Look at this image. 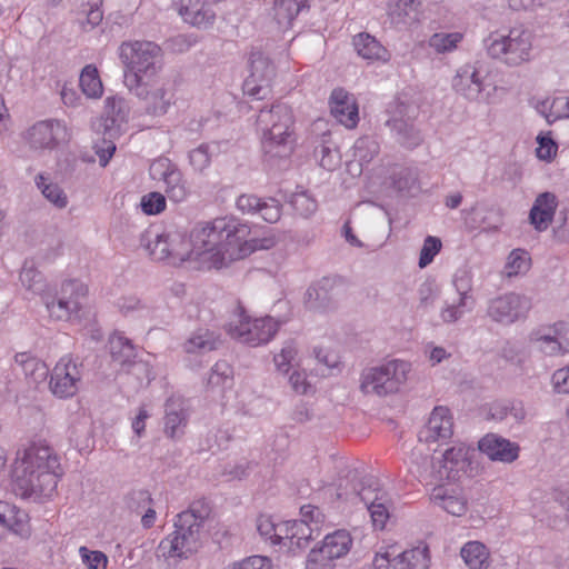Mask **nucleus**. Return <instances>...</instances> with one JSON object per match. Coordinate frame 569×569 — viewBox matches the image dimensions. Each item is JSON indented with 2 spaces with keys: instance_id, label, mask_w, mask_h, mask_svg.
<instances>
[{
  "instance_id": "nucleus-50",
  "label": "nucleus",
  "mask_w": 569,
  "mask_h": 569,
  "mask_svg": "<svg viewBox=\"0 0 569 569\" xmlns=\"http://www.w3.org/2000/svg\"><path fill=\"white\" fill-rule=\"evenodd\" d=\"M451 283L458 297L475 300V298L471 295L473 286V273L470 269H458L452 276Z\"/></svg>"
},
{
  "instance_id": "nucleus-11",
  "label": "nucleus",
  "mask_w": 569,
  "mask_h": 569,
  "mask_svg": "<svg viewBox=\"0 0 569 569\" xmlns=\"http://www.w3.org/2000/svg\"><path fill=\"white\" fill-rule=\"evenodd\" d=\"M452 89L470 102L488 104L492 102L498 88L489 69L483 63L473 62L458 68L452 78Z\"/></svg>"
},
{
  "instance_id": "nucleus-29",
  "label": "nucleus",
  "mask_w": 569,
  "mask_h": 569,
  "mask_svg": "<svg viewBox=\"0 0 569 569\" xmlns=\"http://www.w3.org/2000/svg\"><path fill=\"white\" fill-rule=\"evenodd\" d=\"M189 419L187 402L180 397H171L166 402L164 433L174 439L183 433Z\"/></svg>"
},
{
  "instance_id": "nucleus-61",
  "label": "nucleus",
  "mask_w": 569,
  "mask_h": 569,
  "mask_svg": "<svg viewBox=\"0 0 569 569\" xmlns=\"http://www.w3.org/2000/svg\"><path fill=\"white\" fill-rule=\"evenodd\" d=\"M441 246L442 244L440 239L428 236L425 239L423 246L420 250L419 267L426 268L428 264H430L435 257L439 253Z\"/></svg>"
},
{
  "instance_id": "nucleus-62",
  "label": "nucleus",
  "mask_w": 569,
  "mask_h": 569,
  "mask_svg": "<svg viewBox=\"0 0 569 569\" xmlns=\"http://www.w3.org/2000/svg\"><path fill=\"white\" fill-rule=\"evenodd\" d=\"M293 209L303 217H309L317 210V201L308 192L295 193L291 199Z\"/></svg>"
},
{
  "instance_id": "nucleus-26",
  "label": "nucleus",
  "mask_w": 569,
  "mask_h": 569,
  "mask_svg": "<svg viewBox=\"0 0 569 569\" xmlns=\"http://www.w3.org/2000/svg\"><path fill=\"white\" fill-rule=\"evenodd\" d=\"M330 109L333 118L347 129H353L359 121V110L352 94L337 88L330 96Z\"/></svg>"
},
{
  "instance_id": "nucleus-3",
  "label": "nucleus",
  "mask_w": 569,
  "mask_h": 569,
  "mask_svg": "<svg viewBox=\"0 0 569 569\" xmlns=\"http://www.w3.org/2000/svg\"><path fill=\"white\" fill-rule=\"evenodd\" d=\"M292 124V111L284 103H274L269 109L260 110L257 126L261 132L264 159L270 164L291 156L293 151Z\"/></svg>"
},
{
  "instance_id": "nucleus-28",
  "label": "nucleus",
  "mask_w": 569,
  "mask_h": 569,
  "mask_svg": "<svg viewBox=\"0 0 569 569\" xmlns=\"http://www.w3.org/2000/svg\"><path fill=\"white\" fill-rule=\"evenodd\" d=\"M352 545L353 539L350 532L346 529H337L327 533L313 549L327 559L337 562L350 552Z\"/></svg>"
},
{
  "instance_id": "nucleus-49",
  "label": "nucleus",
  "mask_w": 569,
  "mask_h": 569,
  "mask_svg": "<svg viewBox=\"0 0 569 569\" xmlns=\"http://www.w3.org/2000/svg\"><path fill=\"white\" fill-rule=\"evenodd\" d=\"M379 153V143L371 137H361L353 144V157L361 167Z\"/></svg>"
},
{
  "instance_id": "nucleus-19",
  "label": "nucleus",
  "mask_w": 569,
  "mask_h": 569,
  "mask_svg": "<svg viewBox=\"0 0 569 569\" xmlns=\"http://www.w3.org/2000/svg\"><path fill=\"white\" fill-rule=\"evenodd\" d=\"M529 343L546 357H560L569 352V323L559 321L532 330Z\"/></svg>"
},
{
  "instance_id": "nucleus-32",
  "label": "nucleus",
  "mask_w": 569,
  "mask_h": 569,
  "mask_svg": "<svg viewBox=\"0 0 569 569\" xmlns=\"http://www.w3.org/2000/svg\"><path fill=\"white\" fill-rule=\"evenodd\" d=\"M352 44L358 56L369 62L386 63L390 60V52L371 34L358 33L352 39Z\"/></svg>"
},
{
  "instance_id": "nucleus-42",
  "label": "nucleus",
  "mask_w": 569,
  "mask_h": 569,
  "mask_svg": "<svg viewBox=\"0 0 569 569\" xmlns=\"http://www.w3.org/2000/svg\"><path fill=\"white\" fill-rule=\"evenodd\" d=\"M475 300L457 297L452 301L446 300L440 309V319L445 323H455L459 321L467 312L472 311Z\"/></svg>"
},
{
  "instance_id": "nucleus-13",
  "label": "nucleus",
  "mask_w": 569,
  "mask_h": 569,
  "mask_svg": "<svg viewBox=\"0 0 569 569\" xmlns=\"http://www.w3.org/2000/svg\"><path fill=\"white\" fill-rule=\"evenodd\" d=\"M128 90L141 101L143 112L153 118L166 116L177 101L174 88L158 76L131 86Z\"/></svg>"
},
{
  "instance_id": "nucleus-54",
  "label": "nucleus",
  "mask_w": 569,
  "mask_h": 569,
  "mask_svg": "<svg viewBox=\"0 0 569 569\" xmlns=\"http://www.w3.org/2000/svg\"><path fill=\"white\" fill-rule=\"evenodd\" d=\"M211 158L210 146L206 143L198 146L188 153L189 164L192 170L198 173H202L210 167Z\"/></svg>"
},
{
  "instance_id": "nucleus-10",
  "label": "nucleus",
  "mask_w": 569,
  "mask_h": 569,
  "mask_svg": "<svg viewBox=\"0 0 569 569\" xmlns=\"http://www.w3.org/2000/svg\"><path fill=\"white\" fill-rule=\"evenodd\" d=\"M256 526L261 539L280 552L295 555L308 546L310 531L301 522L276 521L271 516L260 515Z\"/></svg>"
},
{
  "instance_id": "nucleus-51",
  "label": "nucleus",
  "mask_w": 569,
  "mask_h": 569,
  "mask_svg": "<svg viewBox=\"0 0 569 569\" xmlns=\"http://www.w3.org/2000/svg\"><path fill=\"white\" fill-rule=\"evenodd\" d=\"M301 519L292 520L291 522H301L310 531L308 542L315 538V533L318 536L320 530V523L322 522V513L318 507L307 505L300 509Z\"/></svg>"
},
{
  "instance_id": "nucleus-53",
  "label": "nucleus",
  "mask_w": 569,
  "mask_h": 569,
  "mask_svg": "<svg viewBox=\"0 0 569 569\" xmlns=\"http://www.w3.org/2000/svg\"><path fill=\"white\" fill-rule=\"evenodd\" d=\"M233 370L226 361H218L211 368L208 377V383L212 387H229L231 386Z\"/></svg>"
},
{
  "instance_id": "nucleus-14",
  "label": "nucleus",
  "mask_w": 569,
  "mask_h": 569,
  "mask_svg": "<svg viewBox=\"0 0 569 569\" xmlns=\"http://www.w3.org/2000/svg\"><path fill=\"white\" fill-rule=\"evenodd\" d=\"M71 139V131L63 120H39L27 128L22 133L23 142L32 151H52Z\"/></svg>"
},
{
  "instance_id": "nucleus-6",
  "label": "nucleus",
  "mask_w": 569,
  "mask_h": 569,
  "mask_svg": "<svg viewBox=\"0 0 569 569\" xmlns=\"http://www.w3.org/2000/svg\"><path fill=\"white\" fill-rule=\"evenodd\" d=\"M202 523L203 516L197 515L193 508L179 513L173 532L160 541L157 557L171 563L189 559L197 553L202 546Z\"/></svg>"
},
{
  "instance_id": "nucleus-46",
  "label": "nucleus",
  "mask_w": 569,
  "mask_h": 569,
  "mask_svg": "<svg viewBox=\"0 0 569 569\" xmlns=\"http://www.w3.org/2000/svg\"><path fill=\"white\" fill-rule=\"evenodd\" d=\"M57 292L64 300L76 302L77 313H79L88 295V288L80 280H66L61 283V287Z\"/></svg>"
},
{
  "instance_id": "nucleus-31",
  "label": "nucleus",
  "mask_w": 569,
  "mask_h": 569,
  "mask_svg": "<svg viewBox=\"0 0 569 569\" xmlns=\"http://www.w3.org/2000/svg\"><path fill=\"white\" fill-rule=\"evenodd\" d=\"M130 106L122 97H109L104 102V128L112 137L129 119Z\"/></svg>"
},
{
  "instance_id": "nucleus-21",
  "label": "nucleus",
  "mask_w": 569,
  "mask_h": 569,
  "mask_svg": "<svg viewBox=\"0 0 569 569\" xmlns=\"http://www.w3.org/2000/svg\"><path fill=\"white\" fill-rule=\"evenodd\" d=\"M250 74L243 82V92L254 99H263L274 77V67L261 51L250 53Z\"/></svg>"
},
{
  "instance_id": "nucleus-18",
  "label": "nucleus",
  "mask_w": 569,
  "mask_h": 569,
  "mask_svg": "<svg viewBox=\"0 0 569 569\" xmlns=\"http://www.w3.org/2000/svg\"><path fill=\"white\" fill-rule=\"evenodd\" d=\"M418 113L417 104L397 101L391 110V118L387 121L397 140L408 148H415L422 141L421 133L415 126Z\"/></svg>"
},
{
  "instance_id": "nucleus-44",
  "label": "nucleus",
  "mask_w": 569,
  "mask_h": 569,
  "mask_svg": "<svg viewBox=\"0 0 569 569\" xmlns=\"http://www.w3.org/2000/svg\"><path fill=\"white\" fill-rule=\"evenodd\" d=\"M109 350L112 359L124 365L134 357V347L122 333L116 332L109 338Z\"/></svg>"
},
{
  "instance_id": "nucleus-17",
  "label": "nucleus",
  "mask_w": 569,
  "mask_h": 569,
  "mask_svg": "<svg viewBox=\"0 0 569 569\" xmlns=\"http://www.w3.org/2000/svg\"><path fill=\"white\" fill-rule=\"evenodd\" d=\"M430 555L427 546H418L395 555L392 547L377 551L371 569H429Z\"/></svg>"
},
{
  "instance_id": "nucleus-2",
  "label": "nucleus",
  "mask_w": 569,
  "mask_h": 569,
  "mask_svg": "<svg viewBox=\"0 0 569 569\" xmlns=\"http://www.w3.org/2000/svg\"><path fill=\"white\" fill-rule=\"evenodd\" d=\"M61 475L59 457L53 449L42 442H32L16 453L12 489L23 499L51 498Z\"/></svg>"
},
{
  "instance_id": "nucleus-57",
  "label": "nucleus",
  "mask_w": 569,
  "mask_h": 569,
  "mask_svg": "<svg viewBox=\"0 0 569 569\" xmlns=\"http://www.w3.org/2000/svg\"><path fill=\"white\" fill-rule=\"evenodd\" d=\"M126 503L132 512L140 515L147 507L153 505V499L148 490L134 489L127 496Z\"/></svg>"
},
{
  "instance_id": "nucleus-22",
  "label": "nucleus",
  "mask_w": 569,
  "mask_h": 569,
  "mask_svg": "<svg viewBox=\"0 0 569 569\" xmlns=\"http://www.w3.org/2000/svg\"><path fill=\"white\" fill-rule=\"evenodd\" d=\"M471 448L458 443L447 449L439 461V479L456 481L468 473L470 467Z\"/></svg>"
},
{
  "instance_id": "nucleus-43",
  "label": "nucleus",
  "mask_w": 569,
  "mask_h": 569,
  "mask_svg": "<svg viewBox=\"0 0 569 569\" xmlns=\"http://www.w3.org/2000/svg\"><path fill=\"white\" fill-rule=\"evenodd\" d=\"M531 258L523 249H513L507 257L501 271L506 278H515L527 273L530 269Z\"/></svg>"
},
{
  "instance_id": "nucleus-38",
  "label": "nucleus",
  "mask_w": 569,
  "mask_h": 569,
  "mask_svg": "<svg viewBox=\"0 0 569 569\" xmlns=\"http://www.w3.org/2000/svg\"><path fill=\"white\" fill-rule=\"evenodd\" d=\"M42 302L52 319L69 320L78 315L76 302L64 300L57 291L52 292L51 289L43 295Z\"/></svg>"
},
{
  "instance_id": "nucleus-24",
  "label": "nucleus",
  "mask_w": 569,
  "mask_h": 569,
  "mask_svg": "<svg viewBox=\"0 0 569 569\" xmlns=\"http://www.w3.org/2000/svg\"><path fill=\"white\" fill-rule=\"evenodd\" d=\"M478 448L490 460L505 463H511L517 460L520 451L516 442H511L496 433L483 436L478 442Z\"/></svg>"
},
{
  "instance_id": "nucleus-52",
  "label": "nucleus",
  "mask_w": 569,
  "mask_h": 569,
  "mask_svg": "<svg viewBox=\"0 0 569 569\" xmlns=\"http://www.w3.org/2000/svg\"><path fill=\"white\" fill-rule=\"evenodd\" d=\"M315 154L319 159V164L328 171L335 170L341 161L338 149L327 141L316 148Z\"/></svg>"
},
{
  "instance_id": "nucleus-27",
  "label": "nucleus",
  "mask_w": 569,
  "mask_h": 569,
  "mask_svg": "<svg viewBox=\"0 0 569 569\" xmlns=\"http://www.w3.org/2000/svg\"><path fill=\"white\" fill-rule=\"evenodd\" d=\"M430 501L455 517L468 510V499L459 487L437 486L430 493Z\"/></svg>"
},
{
  "instance_id": "nucleus-5",
  "label": "nucleus",
  "mask_w": 569,
  "mask_h": 569,
  "mask_svg": "<svg viewBox=\"0 0 569 569\" xmlns=\"http://www.w3.org/2000/svg\"><path fill=\"white\" fill-rule=\"evenodd\" d=\"M127 88L157 77L163 68L162 49L153 41H123L118 49Z\"/></svg>"
},
{
  "instance_id": "nucleus-63",
  "label": "nucleus",
  "mask_w": 569,
  "mask_h": 569,
  "mask_svg": "<svg viewBox=\"0 0 569 569\" xmlns=\"http://www.w3.org/2000/svg\"><path fill=\"white\" fill-rule=\"evenodd\" d=\"M271 560L263 556H251L241 561L229 563L224 569H271Z\"/></svg>"
},
{
  "instance_id": "nucleus-58",
  "label": "nucleus",
  "mask_w": 569,
  "mask_h": 569,
  "mask_svg": "<svg viewBox=\"0 0 569 569\" xmlns=\"http://www.w3.org/2000/svg\"><path fill=\"white\" fill-rule=\"evenodd\" d=\"M536 140L538 143V147L536 149V154L538 159L547 162L551 161L556 157L558 151V144L552 139L551 132L548 131L546 133H540L537 136Z\"/></svg>"
},
{
  "instance_id": "nucleus-48",
  "label": "nucleus",
  "mask_w": 569,
  "mask_h": 569,
  "mask_svg": "<svg viewBox=\"0 0 569 569\" xmlns=\"http://www.w3.org/2000/svg\"><path fill=\"white\" fill-rule=\"evenodd\" d=\"M462 39L463 34L458 31L450 33L438 32L429 38L428 44L438 53H445L455 50Z\"/></svg>"
},
{
  "instance_id": "nucleus-16",
  "label": "nucleus",
  "mask_w": 569,
  "mask_h": 569,
  "mask_svg": "<svg viewBox=\"0 0 569 569\" xmlns=\"http://www.w3.org/2000/svg\"><path fill=\"white\" fill-rule=\"evenodd\" d=\"M149 174L153 181L163 182L164 192L170 201L181 203L189 198L190 187L182 171L169 158L161 157L153 160Z\"/></svg>"
},
{
  "instance_id": "nucleus-36",
  "label": "nucleus",
  "mask_w": 569,
  "mask_h": 569,
  "mask_svg": "<svg viewBox=\"0 0 569 569\" xmlns=\"http://www.w3.org/2000/svg\"><path fill=\"white\" fill-rule=\"evenodd\" d=\"M460 557L469 569H488L490 566V551L478 540L466 542L460 549Z\"/></svg>"
},
{
  "instance_id": "nucleus-40",
  "label": "nucleus",
  "mask_w": 569,
  "mask_h": 569,
  "mask_svg": "<svg viewBox=\"0 0 569 569\" xmlns=\"http://www.w3.org/2000/svg\"><path fill=\"white\" fill-rule=\"evenodd\" d=\"M34 183L42 196L57 209H64L68 206V196L63 189L58 183L53 182L48 176L44 173L37 174Z\"/></svg>"
},
{
  "instance_id": "nucleus-4",
  "label": "nucleus",
  "mask_w": 569,
  "mask_h": 569,
  "mask_svg": "<svg viewBox=\"0 0 569 569\" xmlns=\"http://www.w3.org/2000/svg\"><path fill=\"white\" fill-rule=\"evenodd\" d=\"M482 43L489 58L507 67H519L532 58L533 36L523 26L491 31Z\"/></svg>"
},
{
  "instance_id": "nucleus-39",
  "label": "nucleus",
  "mask_w": 569,
  "mask_h": 569,
  "mask_svg": "<svg viewBox=\"0 0 569 569\" xmlns=\"http://www.w3.org/2000/svg\"><path fill=\"white\" fill-rule=\"evenodd\" d=\"M276 371L287 376L293 368L299 367V348L293 339L286 340L280 350L273 355Z\"/></svg>"
},
{
  "instance_id": "nucleus-45",
  "label": "nucleus",
  "mask_w": 569,
  "mask_h": 569,
  "mask_svg": "<svg viewBox=\"0 0 569 569\" xmlns=\"http://www.w3.org/2000/svg\"><path fill=\"white\" fill-rule=\"evenodd\" d=\"M82 92L88 98H100L103 92V87L97 68L92 64H87L79 78Z\"/></svg>"
},
{
  "instance_id": "nucleus-20",
  "label": "nucleus",
  "mask_w": 569,
  "mask_h": 569,
  "mask_svg": "<svg viewBox=\"0 0 569 569\" xmlns=\"http://www.w3.org/2000/svg\"><path fill=\"white\" fill-rule=\"evenodd\" d=\"M82 363L64 356L56 363L50 376V391L60 399L73 397L81 385Z\"/></svg>"
},
{
  "instance_id": "nucleus-30",
  "label": "nucleus",
  "mask_w": 569,
  "mask_h": 569,
  "mask_svg": "<svg viewBox=\"0 0 569 569\" xmlns=\"http://www.w3.org/2000/svg\"><path fill=\"white\" fill-rule=\"evenodd\" d=\"M557 207L558 200L552 192H542L536 198L529 213L530 223L536 230L545 231L549 228L553 221Z\"/></svg>"
},
{
  "instance_id": "nucleus-56",
  "label": "nucleus",
  "mask_w": 569,
  "mask_h": 569,
  "mask_svg": "<svg viewBox=\"0 0 569 569\" xmlns=\"http://www.w3.org/2000/svg\"><path fill=\"white\" fill-rule=\"evenodd\" d=\"M417 172L411 168L401 167L392 174V186L398 191H411L417 186Z\"/></svg>"
},
{
  "instance_id": "nucleus-37",
  "label": "nucleus",
  "mask_w": 569,
  "mask_h": 569,
  "mask_svg": "<svg viewBox=\"0 0 569 569\" xmlns=\"http://www.w3.org/2000/svg\"><path fill=\"white\" fill-rule=\"evenodd\" d=\"M14 359L30 383L38 386L47 380L49 368L42 360L27 352L18 353Z\"/></svg>"
},
{
  "instance_id": "nucleus-1",
  "label": "nucleus",
  "mask_w": 569,
  "mask_h": 569,
  "mask_svg": "<svg viewBox=\"0 0 569 569\" xmlns=\"http://www.w3.org/2000/svg\"><path fill=\"white\" fill-rule=\"evenodd\" d=\"M223 228L217 218L197 223L189 234L176 227L157 233L146 231L141 236V244L158 261L172 264L193 262L197 268L221 269L219 234Z\"/></svg>"
},
{
  "instance_id": "nucleus-9",
  "label": "nucleus",
  "mask_w": 569,
  "mask_h": 569,
  "mask_svg": "<svg viewBox=\"0 0 569 569\" xmlns=\"http://www.w3.org/2000/svg\"><path fill=\"white\" fill-rule=\"evenodd\" d=\"M411 370V363L402 359H391L367 368L360 377V390L378 397L396 395L406 386Z\"/></svg>"
},
{
  "instance_id": "nucleus-23",
  "label": "nucleus",
  "mask_w": 569,
  "mask_h": 569,
  "mask_svg": "<svg viewBox=\"0 0 569 569\" xmlns=\"http://www.w3.org/2000/svg\"><path fill=\"white\" fill-rule=\"evenodd\" d=\"M236 207L243 214H258L269 223L277 222L281 217V204L274 198L262 199L254 194L243 193L237 198Z\"/></svg>"
},
{
  "instance_id": "nucleus-55",
  "label": "nucleus",
  "mask_w": 569,
  "mask_h": 569,
  "mask_svg": "<svg viewBox=\"0 0 569 569\" xmlns=\"http://www.w3.org/2000/svg\"><path fill=\"white\" fill-rule=\"evenodd\" d=\"M140 208L147 216L160 214L167 208L166 197L158 191L149 192L141 197Z\"/></svg>"
},
{
  "instance_id": "nucleus-25",
  "label": "nucleus",
  "mask_w": 569,
  "mask_h": 569,
  "mask_svg": "<svg viewBox=\"0 0 569 569\" xmlns=\"http://www.w3.org/2000/svg\"><path fill=\"white\" fill-rule=\"evenodd\" d=\"M453 435V418L447 407H436L429 417L426 427L420 431V440L435 442L448 440Z\"/></svg>"
},
{
  "instance_id": "nucleus-60",
  "label": "nucleus",
  "mask_w": 569,
  "mask_h": 569,
  "mask_svg": "<svg viewBox=\"0 0 569 569\" xmlns=\"http://www.w3.org/2000/svg\"><path fill=\"white\" fill-rule=\"evenodd\" d=\"M79 556L82 563L88 569H106L108 565V557L99 550H90L82 546L79 548Z\"/></svg>"
},
{
  "instance_id": "nucleus-15",
  "label": "nucleus",
  "mask_w": 569,
  "mask_h": 569,
  "mask_svg": "<svg viewBox=\"0 0 569 569\" xmlns=\"http://www.w3.org/2000/svg\"><path fill=\"white\" fill-rule=\"evenodd\" d=\"M531 309L530 299L521 293L506 292L490 299L487 303L486 315L501 326H511L526 319Z\"/></svg>"
},
{
  "instance_id": "nucleus-64",
  "label": "nucleus",
  "mask_w": 569,
  "mask_h": 569,
  "mask_svg": "<svg viewBox=\"0 0 569 569\" xmlns=\"http://www.w3.org/2000/svg\"><path fill=\"white\" fill-rule=\"evenodd\" d=\"M22 512L9 502L0 500V525L14 529V526L21 521Z\"/></svg>"
},
{
  "instance_id": "nucleus-7",
  "label": "nucleus",
  "mask_w": 569,
  "mask_h": 569,
  "mask_svg": "<svg viewBox=\"0 0 569 569\" xmlns=\"http://www.w3.org/2000/svg\"><path fill=\"white\" fill-rule=\"evenodd\" d=\"M337 497L352 505L362 502L370 513L373 527L380 530L386 527L392 501L389 493L376 480L368 479L361 482L356 472H350L346 483H339Z\"/></svg>"
},
{
  "instance_id": "nucleus-8",
  "label": "nucleus",
  "mask_w": 569,
  "mask_h": 569,
  "mask_svg": "<svg viewBox=\"0 0 569 569\" xmlns=\"http://www.w3.org/2000/svg\"><path fill=\"white\" fill-rule=\"evenodd\" d=\"M219 222L224 227V230L219 234L221 268L249 256L253 251L271 249L277 242L274 236L247 240L248 226L233 219L219 218Z\"/></svg>"
},
{
  "instance_id": "nucleus-12",
  "label": "nucleus",
  "mask_w": 569,
  "mask_h": 569,
  "mask_svg": "<svg viewBox=\"0 0 569 569\" xmlns=\"http://www.w3.org/2000/svg\"><path fill=\"white\" fill-rule=\"evenodd\" d=\"M280 328L272 317L251 318L242 308H238L227 325V332L240 343L259 347L270 342Z\"/></svg>"
},
{
  "instance_id": "nucleus-35",
  "label": "nucleus",
  "mask_w": 569,
  "mask_h": 569,
  "mask_svg": "<svg viewBox=\"0 0 569 569\" xmlns=\"http://www.w3.org/2000/svg\"><path fill=\"white\" fill-rule=\"evenodd\" d=\"M219 342V336L214 331L208 328H199L190 333L182 348L189 355H203L216 350Z\"/></svg>"
},
{
  "instance_id": "nucleus-34",
  "label": "nucleus",
  "mask_w": 569,
  "mask_h": 569,
  "mask_svg": "<svg viewBox=\"0 0 569 569\" xmlns=\"http://www.w3.org/2000/svg\"><path fill=\"white\" fill-rule=\"evenodd\" d=\"M305 7L306 0H274L269 17L278 30L286 31L292 27L295 19Z\"/></svg>"
},
{
  "instance_id": "nucleus-33",
  "label": "nucleus",
  "mask_w": 569,
  "mask_h": 569,
  "mask_svg": "<svg viewBox=\"0 0 569 569\" xmlns=\"http://www.w3.org/2000/svg\"><path fill=\"white\" fill-rule=\"evenodd\" d=\"M388 16L396 24H412L422 19L421 0H390Z\"/></svg>"
},
{
  "instance_id": "nucleus-59",
  "label": "nucleus",
  "mask_w": 569,
  "mask_h": 569,
  "mask_svg": "<svg viewBox=\"0 0 569 569\" xmlns=\"http://www.w3.org/2000/svg\"><path fill=\"white\" fill-rule=\"evenodd\" d=\"M102 0H83L81 3L82 12L86 13L87 18L83 23V28L87 30L86 26H89L90 29L97 27L103 18V13L101 10Z\"/></svg>"
},
{
  "instance_id": "nucleus-47",
  "label": "nucleus",
  "mask_w": 569,
  "mask_h": 569,
  "mask_svg": "<svg viewBox=\"0 0 569 569\" xmlns=\"http://www.w3.org/2000/svg\"><path fill=\"white\" fill-rule=\"evenodd\" d=\"M327 281L310 286L305 296V302L309 309L325 310L330 305V296L327 289Z\"/></svg>"
},
{
  "instance_id": "nucleus-41",
  "label": "nucleus",
  "mask_w": 569,
  "mask_h": 569,
  "mask_svg": "<svg viewBox=\"0 0 569 569\" xmlns=\"http://www.w3.org/2000/svg\"><path fill=\"white\" fill-rule=\"evenodd\" d=\"M19 279L26 290L33 295H39L41 299L50 290L42 273L32 263L26 262L23 264Z\"/></svg>"
}]
</instances>
